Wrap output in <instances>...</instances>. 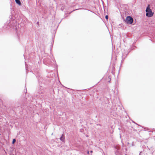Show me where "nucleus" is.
<instances>
[{"label": "nucleus", "mask_w": 155, "mask_h": 155, "mask_svg": "<svg viewBox=\"0 0 155 155\" xmlns=\"http://www.w3.org/2000/svg\"><path fill=\"white\" fill-rule=\"evenodd\" d=\"M133 18L130 16H127L126 18L125 22L128 24H131L133 22Z\"/></svg>", "instance_id": "f03ea898"}, {"label": "nucleus", "mask_w": 155, "mask_h": 155, "mask_svg": "<svg viewBox=\"0 0 155 155\" xmlns=\"http://www.w3.org/2000/svg\"><path fill=\"white\" fill-rule=\"evenodd\" d=\"M16 141V140L15 139H13V141H12V143L13 144H14Z\"/></svg>", "instance_id": "39448f33"}, {"label": "nucleus", "mask_w": 155, "mask_h": 155, "mask_svg": "<svg viewBox=\"0 0 155 155\" xmlns=\"http://www.w3.org/2000/svg\"><path fill=\"white\" fill-rule=\"evenodd\" d=\"M105 18H106V19L107 20L108 18V15H106V16H105Z\"/></svg>", "instance_id": "423d86ee"}, {"label": "nucleus", "mask_w": 155, "mask_h": 155, "mask_svg": "<svg viewBox=\"0 0 155 155\" xmlns=\"http://www.w3.org/2000/svg\"><path fill=\"white\" fill-rule=\"evenodd\" d=\"M90 152H91V153H92L93 151H92V150H91V151H90Z\"/></svg>", "instance_id": "0eeeda50"}, {"label": "nucleus", "mask_w": 155, "mask_h": 155, "mask_svg": "<svg viewBox=\"0 0 155 155\" xmlns=\"http://www.w3.org/2000/svg\"><path fill=\"white\" fill-rule=\"evenodd\" d=\"M146 16L150 17L152 16L153 15V13L152 12L150 8V5H149L146 10Z\"/></svg>", "instance_id": "f257e3e1"}, {"label": "nucleus", "mask_w": 155, "mask_h": 155, "mask_svg": "<svg viewBox=\"0 0 155 155\" xmlns=\"http://www.w3.org/2000/svg\"><path fill=\"white\" fill-rule=\"evenodd\" d=\"M64 139V136L63 134H62V136L60 138V140H63Z\"/></svg>", "instance_id": "20e7f679"}, {"label": "nucleus", "mask_w": 155, "mask_h": 155, "mask_svg": "<svg viewBox=\"0 0 155 155\" xmlns=\"http://www.w3.org/2000/svg\"><path fill=\"white\" fill-rule=\"evenodd\" d=\"M87 153H88V154H89V151H88L87 152Z\"/></svg>", "instance_id": "6e6552de"}, {"label": "nucleus", "mask_w": 155, "mask_h": 155, "mask_svg": "<svg viewBox=\"0 0 155 155\" xmlns=\"http://www.w3.org/2000/svg\"><path fill=\"white\" fill-rule=\"evenodd\" d=\"M15 1L16 3L18 5H21V3L19 0H15Z\"/></svg>", "instance_id": "7ed1b4c3"}]
</instances>
